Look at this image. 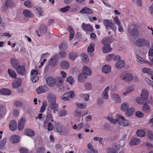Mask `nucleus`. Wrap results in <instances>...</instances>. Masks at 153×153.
Returning a JSON list of instances; mask_svg holds the SVG:
<instances>
[{
	"instance_id": "obj_1",
	"label": "nucleus",
	"mask_w": 153,
	"mask_h": 153,
	"mask_svg": "<svg viewBox=\"0 0 153 153\" xmlns=\"http://www.w3.org/2000/svg\"><path fill=\"white\" fill-rule=\"evenodd\" d=\"M135 43V45L137 47H139L146 46L147 48H149L150 46L149 41L144 39H139L137 40L136 41Z\"/></svg>"
},
{
	"instance_id": "obj_2",
	"label": "nucleus",
	"mask_w": 153,
	"mask_h": 153,
	"mask_svg": "<svg viewBox=\"0 0 153 153\" xmlns=\"http://www.w3.org/2000/svg\"><path fill=\"white\" fill-rule=\"evenodd\" d=\"M128 31L129 34L132 36H137L139 34L137 26L136 25H130L128 28Z\"/></svg>"
},
{
	"instance_id": "obj_3",
	"label": "nucleus",
	"mask_w": 153,
	"mask_h": 153,
	"mask_svg": "<svg viewBox=\"0 0 153 153\" xmlns=\"http://www.w3.org/2000/svg\"><path fill=\"white\" fill-rule=\"evenodd\" d=\"M120 79L123 80H124L127 82H131L133 79V76L131 74L129 73H122L120 76Z\"/></svg>"
},
{
	"instance_id": "obj_4",
	"label": "nucleus",
	"mask_w": 153,
	"mask_h": 153,
	"mask_svg": "<svg viewBox=\"0 0 153 153\" xmlns=\"http://www.w3.org/2000/svg\"><path fill=\"white\" fill-rule=\"evenodd\" d=\"M103 23L106 27H110L113 30L115 31L117 30L116 27L114 24L112 22V21L111 20L105 19L104 20Z\"/></svg>"
},
{
	"instance_id": "obj_5",
	"label": "nucleus",
	"mask_w": 153,
	"mask_h": 153,
	"mask_svg": "<svg viewBox=\"0 0 153 153\" xmlns=\"http://www.w3.org/2000/svg\"><path fill=\"white\" fill-rule=\"evenodd\" d=\"M114 147L108 148L106 149L107 153H118V151L120 149V146L117 144L114 143Z\"/></svg>"
},
{
	"instance_id": "obj_6",
	"label": "nucleus",
	"mask_w": 153,
	"mask_h": 153,
	"mask_svg": "<svg viewBox=\"0 0 153 153\" xmlns=\"http://www.w3.org/2000/svg\"><path fill=\"white\" fill-rule=\"evenodd\" d=\"M81 27L82 29L87 32H92L93 30V27L90 24H86L83 23L81 25Z\"/></svg>"
},
{
	"instance_id": "obj_7",
	"label": "nucleus",
	"mask_w": 153,
	"mask_h": 153,
	"mask_svg": "<svg viewBox=\"0 0 153 153\" xmlns=\"http://www.w3.org/2000/svg\"><path fill=\"white\" fill-rule=\"evenodd\" d=\"M74 96V91L68 92L64 94L62 98L64 100L67 101L69 100V98H72Z\"/></svg>"
},
{
	"instance_id": "obj_8",
	"label": "nucleus",
	"mask_w": 153,
	"mask_h": 153,
	"mask_svg": "<svg viewBox=\"0 0 153 153\" xmlns=\"http://www.w3.org/2000/svg\"><path fill=\"white\" fill-rule=\"evenodd\" d=\"M47 97L49 104L56 102V98L53 94L52 93L49 94L47 95Z\"/></svg>"
},
{
	"instance_id": "obj_9",
	"label": "nucleus",
	"mask_w": 153,
	"mask_h": 153,
	"mask_svg": "<svg viewBox=\"0 0 153 153\" xmlns=\"http://www.w3.org/2000/svg\"><path fill=\"white\" fill-rule=\"evenodd\" d=\"M16 70L17 73L21 75H24L26 72L25 68L22 65L18 66L16 68Z\"/></svg>"
},
{
	"instance_id": "obj_10",
	"label": "nucleus",
	"mask_w": 153,
	"mask_h": 153,
	"mask_svg": "<svg viewBox=\"0 0 153 153\" xmlns=\"http://www.w3.org/2000/svg\"><path fill=\"white\" fill-rule=\"evenodd\" d=\"M46 81L47 85L51 87L53 86L56 83L55 79L52 76H49L48 77Z\"/></svg>"
},
{
	"instance_id": "obj_11",
	"label": "nucleus",
	"mask_w": 153,
	"mask_h": 153,
	"mask_svg": "<svg viewBox=\"0 0 153 153\" xmlns=\"http://www.w3.org/2000/svg\"><path fill=\"white\" fill-rule=\"evenodd\" d=\"M21 83V80L20 78H17L15 79L13 82V87L14 88H17L20 86Z\"/></svg>"
},
{
	"instance_id": "obj_12",
	"label": "nucleus",
	"mask_w": 153,
	"mask_h": 153,
	"mask_svg": "<svg viewBox=\"0 0 153 153\" xmlns=\"http://www.w3.org/2000/svg\"><path fill=\"white\" fill-rule=\"evenodd\" d=\"M9 127L11 131H14L17 128L16 122L14 120L11 121L9 123Z\"/></svg>"
},
{
	"instance_id": "obj_13",
	"label": "nucleus",
	"mask_w": 153,
	"mask_h": 153,
	"mask_svg": "<svg viewBox=\"0 0 153 153\" xmlns=\"http://www.w3.org/2000/svg\"><path fill=\"white\" fill-rule=\"evenodd\" d=\"M58 63V60L56 58H52L49 61L48 65L53 67L56 65Z\"/></svg>"
},
{
	"instance_id": "obj_14",
	"label": "nucleus",
	"mask_w": 153,
	"mask_h": 153,
	"mask_svg": "<svg viewBox=\"0 0 153 153\" xmlns=\"http://www.w3.org/2000/svg\"><path fill=\"white\" fill-rule=\"evenodd\" d=\"M83 73L87 76H90L92 73V71L88 67L84 66L83 68Z\"/></svg>"
},
{
	"instance_id": "obj_15",
	"label": "nucleus",
	"mask_w": 153,
	"mask_h": 153,
	"mask_svg": "<svg viewBox=\"0 0 153 153\" xmlns=\"http://www.w3.org/2000/svg\"><path fill=\"white\" fill-rule=\"evenodd\" d=\"M102 50L104 53H108L112 50V48L110 47V44L104 45L102 48Z\"/></svg>"
},
{
	"instance_id": "obj_16",
	"label": "nucleus",
	"mask_w": 153,
	"mask_h": 153,
	"mask_svg": "<svg viewBox=\"0 0 153 153\" xmlns=\"http://www.w3.org/2000/svg\"><path fill=\"white\" fill-rule=\"evenodd\" d=\"M47 31V28L46 26L43 24H42L39 27L40 33L42 35L45 34Z\"/></svg>"
},
{
	"instance_id": "obj_17",
	"label": "nucleus",
	"mask_w": 153,
	"mask_h": 153,
	"mask_svg": "<svg viewBox=\"0 0 153 153\" xmlns=\"http://www.w3.org/2000/svg\"><path fill=\"white\" fill-rule=\"evenodd\" d=\"M140 142V139L137 138H134L131 140L129 143V145L131 146L136 145L139 144Z\"/></svg>"
},
{
	"instance_id": "obj_18",
	"label": "nucleus",
	"mask_w": 153,
	"mask_h": 153,
	"mask_svg": "<svg viewBox=\"0 0 153 153\" xmlns=\"http://www.w3.org/2000/svg\"><path fill=\"white\" fill-rule=\"evenodd\" d=\"M148 92L146 89H143L142 90L141 97L143 100H146L147 99L148 97Z\"/></svg>"
},
{
	"instance_id": "obj_19",
	"label": "nucleus",
	"mask_w": 153,
	"mask_h": 153,
	"mask_svg": "<svg viewBox=\"0 0 153 153\" xmlns=\"http://www.w3.org/2000/svg\"><path fill=\"white\" fill-rule=\"evenodd\" d=\"M79 13H81L90 14L92 13V11L91 10L87 7H85L82 8L80 11Z\"/></svg>"
},
{
	"instance_id": "obj_20",
	"label": "nucleus",
	"mask_w": 153,
	"mask_h": 153,
	"mask_svg": "<svg viewBox=\"0 0 153 153\" xmlns=\"http://www.w3.org/2000/svg\"><path fill=\"white\" fill-rule=\"evenodd\" d=\"M0 93L3 95H10L11 94V91L8 89L3 88L0 90Z\"/></svg>"
},
{
	"instance_id": "obj_21",
	"label": "nucleus",
	"mask_w": 153,
	"mask_h": 153,
	"mask_svg": "<svg viewBox=\"0 0 153 153\" xmlns=\"http://www.w3.org/2000/svg\"><path fill=\"white\" fill-rule=\"evenodd\" d=\"M19 140V137L17 135H13L10 138V140L13 143H17Z\"/></svg>"
},
{
	"instance_id": "obj_22",
	"label": "nucleus",
	"mask_w": 153,
	"mask_h": 153,
	"mask_svg": "<svg viewBox=\"0 0 153 153\" xmlns=\"http://www.w3.org/2000/svg\"><path fill=\"white\" fill-rule=\"evenodd\" d=\"M10 62L12 66L14 68H16L19 65V62L17 59H10Z\"/></svg>"
},
{
	"instance_id": "obj_23",
	"label": "nucleus",
	"mask_w": 153,
	"mask_h": 153,
	"mask_svg": "<svg viewBox=\"0 0 153 153\" xmlns=\"http://www.w3.org/2000/svg\"><path fill=\"white\" fill-rule=\"evenodd\" d=\"M51 109H52L53 111V112L55 113L56 111L58 110V105L56 103V102L54 103H52L49 104Z\"/></svg>"
},
{
	"instance_id": "obj_24",
	"label": "nucleus",
	"mask_w": 153,
	"mask_h": 153,
	"mask_svg": "<svg viewBox=\"0 0 153 153\" xmlns=\"http://www.w3.org/2000/svg\"><path fill=\"white\" fill-rule=\"evenodd\" d=\"M23 14L25 16L27 17L32 18L33 17V14L30 10H24L23 11Z\"/></svg>"
},
{
	"instance_id": "obj_25",
	"label": "nucleus",
	"mask_w": 153,
	"mask_h": 153,
	"mask_svg": "<svg viewBox=\"0 0 153 153\" xmlns=\"http://www.w3.org/2000/svg\"><path fill=\"white\" fill-rule=\"evenodd\" d=\"M112 98L116 103L121 102V99L119 96L116 93H114L112 95Z\"/></svg>"
},
{
	"instance_id": "obj_26",
	"label": "nucleus",
	"mask_w": 153,
	"mask_h": 153,
	"mask_svg": "<svg viewBox=\"0 0 153 153\" xmlns=\"http://www.w3.org/2000/svg\"><path fill=\"white\" fill-rule=\"evenodd\" d=\"M142 109L143 111L145 113L149 112L151 110L149 106L146 103L144 104L142 106Z\"/></svg>"
},
{
	"instance_id": "obj_27",
	"label": "nucleus",
	"mask_w": 153,
	"mask_h": 153,
	"mask_svg": "<svg viewBox=\"0 0 153 153\" xmlns=\"http://www.w3.org/2000/svg\"><path fill=\"white\" fill-rule=\"evenodd\" d=\"M46 88V86H41L37 88L36 91L38 94H40L45 91Z\"/></svg>"
},
{
	"instance_id": "obj_28",
	"label": "nucleus",
	"mask_w": 153,
	"mask_h": 153,
	"mask_svg": "<svg viewBox=\"0 0 153 153\" xmlns=\"http://www.w3.org/2000/svg\"><path fill=\"white\" fill-rule=\"evenodd\" d=\"M60 65L61 68L63 69H67L69 68V64L68 62L66 61L61 62Z\"/></svg>"
},
{
	"instance_id": "obj_29",
	"label": "nucleus",
	"mask_w": 153,
	"mask_h": 153,
	"mask_svg": "<svg viewBox=\"0 0 153 153\" xmlns=\"http://www.w3.org/2000/svg\"><path fill=\"white\" fill-rule=\"evenodd\" d=\"M25 133L26 135L30 137H33L35 134L34 132L30 129L25 130Z\"/></svg>"
},
{
	"instance_id": "obj_30",
	"label": "nucleus",
	"mask_w": 153,
	"mask_h": 153,
	"mask_svg": "<svg viewBox=\"0 0 153 153\" xmlns=\"http://www.w3.org/2000/svg\"><path fill=\"white\" fill-rule=\"evenodd\" d=\"M110 69L111 67L108 65L104 66L102 68V72L105 74L109 73L110 71Z\"/></svg>"
},
{
	"instance_id": "obj_31",
	"label": "nucleus",
	"mask_w": 153,
	"mask_h": 153,
	"mask_svg": "<svg viewBox=\"0 0 153 153\" xmlns=\"http://www.w3.org/2000/svg\"><path fill=\"white\" fill-rule=\"evenodd\" d=\"M125 65V62L123 60H120L118 61L116 64V66L117 68H123Z\"/></svg>"
},
{
	"instance_id": "obj_32",
	"label": "nucleus",
	"mask_w": 153,
	"mask_h": 153,
	"mask_svg": "<svg viewBox=\"0 0 153 153\" xmlns=\"http://www.w3.org/2000/svg\"><path fill=\"white\" fill-rule=\"evenodd\" d=\"M86 78L85 75L83 73L80 74L78 76V81L80 82H84V80Z\"/></svg>"
},
{
	"instance_id": "obj_33",
	"label": "nucleus",
	"mask_w": 153,
	"mask_h": 153,
	"mask_svg": "<svg viewBox=\"0 0 153 153\" xmlns=\"http://www.w3.org/2000/svg\"><path fill=\"white\" fill-rule=\"evenodd\" d=\"M136 134L140 137H144L146 135V133L145 131L141 129H139L137 131Z\"/></svg>"
},
{
	"instance_id": "obj_34",
	"label": "nucleus",
	"mask_w": 153,
	"mask_h": 153,
	"mask_svg": "<svg viewBox=\"0 0 153 153\" xmlns=\"http://www.w3.org/2000/svg\"><path fill=\"white\" fill-rule=\"evenodd\" d=\"M134 111L135 110L133 108H130L126 111V114L128 116H130L133 114Z\"/></svg>"
},
{
	"instance_id": "obj_35",
	"label": "nucleus",
	"mask_w": 153,
	"mask_h": 153,
	"mask_svg": "<svg viewBox=\"0 0 153 153\" xmlns=\"http://www.w3.org/2000/svg\"><path fill=\"white\" fill-rule=\"evenodd\" d=\"M142 72L144 73H147L148 74L152 75L153 72L151 69L144 68L142 69Z\"/></svg>"
},
{
	"instance_id": "obj_36",
	"label": "nucleus",
	"mask_w": 153,
	"mask_h": 153,
	"mask_svg": "<svg viewBox=\"0 0 153 153\" xmlns=\"http://www.w3.org/2000/svg\"><path fill=\"white\" fill-rule=\"evenodd\" d=\"M111 42V40L109 37L104 38L102 40V42L103 45H105L107 44H110Z\"/></svg>"
},
{
	"instance_id": "obj_37",
	"label": "nucleus",
	"mask_w": 153,
	"mask_h": 153,
	"mask_svg": "<svg viewBox=\"0 0 153 153\" xmlns=\"http://www.w3.org/2000/svg\"><path fill=\"white\" fill-rule=\"evenodd\" d=\"M76 105L78 108L81 109L85 108L86 106L85 103H82L79 102H77L76 103Z\"/></svg>"
},
{
	"instance_id": "obj_38",
	"label": "nucleus",
	"mask_w": 153,
	"mask_h": 153,
	"mask_svg": "<svg viewBox=\"0 0 153 153\" xmlns=\"http://www.w3.org/2000/svg\"><path fill=\"white\" fill-rule=\"evenodd\" d=\"M8 72L10 75V76L13 78H15L16 77V74L15 72L11 69L8 70Z\"/></svg>"
},
{
	"instance_id": "obj_39",
	"label": "nucleus",
	"mask_w": 153,
	"mask_h": 153,
	"mask_svg": "<svg viewBox=\"0 0 153 153\" xmlns=\"http://www.w3.org/2000/svg\"><path fill=\"white\" fill-rule=\"evenodd\" d=\"M128 107L127 103H124L122 104L120 109L122 111H125L128 108Z\"/></svg>"
},
{
	"instance_id": "obj_40",
	"label": "nucleus",
	"mask_w": 153,
	"mask_h": 153,
	"mask_svg": "<svg viewBox=\"0 0 153 153\" xmlns=\"http://www.w3.org/2000/svg\"><path fill=\"white\" fill-rule=\"evenodd\" d=\"M63 79L62 77L57 78V79L56 85L58 87L61 86L63 83Z\"/></svg>"
},
{
	"instance_id": "obj_41",
	"label": "nucleus",
	"mask_w": 153,
	"mask_h": 153,
	"mask_svg": "<svg viewBox=\"0 0 153 153\" xmlns=\"http://www.w3.org/2000/svg\"><path fill=\"white\" fill-rule=\"evenodd\" d=\"M94 43H91L88 48L87 51L88 52H93L94 51Z\"/></svg>"
},
{
	"instance_id": "obj_42",
	"label": "nucleus",
	"mask_w": 153,
	"mask_h": 153,
	"mask_svg": "<svg viewBox=\"0 0 153 153\" xmlns=\"http://www.w3.org/2000/svg\"><path fill=\"white\" fill-rule=\"evenodd\" d=\"M80 96L81 97L84 99L86 101L88 100L89 97V95L88 94L82 93L80 95Z\"/></svg>"
},
{
	"instance_id": "obj_43",
	"label": "nucleus",
	"mask_w": 153,
	"mask_h": 153,
	"mask_svg": "<svg viewBox=\"0 0 153 153\" xmlns=\"http://www.w3.org/2000/svg\"><path fill=\"white\" fill-rule=\"evenodd\" d=\"M81 56L82 58V60L85 62H87L89 60V58L87 55L84 53L81 54Z\"/></svg>"
},
{
	"instance_id": "obj_44",
	"label": "nucleus",
	"mask_w": 153,
	"mask_h": 153,
	"mask_svg": "<svg viewBox=\"0 0 153 153\" xmlns=\"http://www.w3.org/2000/svg\"><path fill=\"white\" fill-rule=\"evenodd\" d=\"M71 8L69 6H66L65 7L59 9V11L62 13L66 12L68 11Z\"/></svg>"
},
{
	"instance_id": "obj_45",
	"label": "nucleus",
	"mask_w": 153,
	"mask_h": 153,
	"mask_svg": "<svg viewBox=\"0 0 153 153\" xmlns=\"http://www.w3.org/2000/svg\"><path fill=\"white\" fill-rule=\"evenodd\" d=\"M84 88L87 90H90L92 88L91 84L89 82L85 83L84 85Z\"/></svg>"
},
{
	"instance_id": "obj_46",
	"label": "nucleus",
	"mask_w": 153,
	"mask_h": 153,
	"mask_svg": "<svg viewBox=\"0 0 153 153\" xmlns=\"http://www.w3.org/2000/svg\"><path fill=\"white\" fill-rule=\"evenodd\" d=\"M76 56V54L74 52L71 53L69 55V58L72 60H74Z\"/></svg>"
},
{
	"instance_id": "obj_47",
	"label": "nucleus",
	"mask_w": 153,
	"mask_h": 153,
	"mask_svg": "<svg viewBox=\"0 0 153 153\" xmlns=\"http://www.w3.org/2000/svg\"><path fill=\"white\" fill-rule=\"evenodd\" d=\"M67 111L65 109H63L61 110L58 113L60 117H62L65 116L67 114Z\"/></svg>"
},
{
	"instance_id": "obj_48",
	"label": "nucleus",
	"mask_w": 153,
	"mask_h": 153,
	"mask_svg": "<svg viewBox=\"0 0 153 153\" xmlns=\"http://www.w3.org/2000/svg\"><path fill=\"white\" fill-rule=\"evenodd\" d=\"M44 149L43 147L41 146L37 148L36 153H44Z\"/></svg>"
},
{
	"instance_id": "obj_49",
	"label": "nucleus",
	"mask_w": 153,
	"mask_h": 153,
	"mask_svg": "<svg viewBox=\"0 0 153 153\" xmlns=\"http://www.w3.org/2000/svg\"><path fill=\"white\" fill-rule=\"evenodd\" d=\"M67 81L70 85L73 84L74 82V80L71 76L68 77L66 79Z\"/></svg>"
},
{
	"instance_id": "obj_50",
	"label": "nucleus",
	"mask_w": 153,
	"mask_h": 153,
	"mask_svg": "<svg viewBox=\"0 0 153 153\" xmlns=\"http://www.w3.org/2000/svg\"><path fill=\"white\" fill-rule=\"evenodd\" d=\"M6 142V138H4L2 140L0 141V148L3 147L5 144Z\"/></svg>"
},
{
	"instance_id": "obj_51",
	"label": "nucleus",
	"mask_w": 153,
	"mask_h": 153,
	"mask_svg": "<svg viewBox=\"0 0 153 153\" xmlns=\"http://www.w3.org/2000/svg\"><path fill=\"white\" fill-rule=\"evenodd\" d=\"M147 135L151 141H153V134L150 131H148L147 133Z\"/></svg>"
},
{
	"instance_id": "obj_52",
	"label": "nucleus",
	"mask_w": 153,
	"mask_h": 153,
	"mask_svg": "<svg viewBox=\"0 0 153 153\" xmlns=\"http://www.w3.org/2000/svg\"><path fill=\"white\" fill-rule=\"evenodd\" d=\"M59 54L60 57L62 58H65L67 55L65 51H60Z\"/></svg>"
},
{
	"instance_id": "obj_53",
	"label": "nucleus",
	"mask_w": 153,
	"mask_h": 153,
	"mask_svg": "<svg viewBox=\"0 0 153 153\" xmlns=\"http://www.w3.org/2000/svg\"><path fill=\"white\" fill-rule=\"evenodd\" d=\"M47 118L48 119H51L52 118L51 111V110H49L48 109L47 112Z\"/></svg>"
},
{
	"instance_id": "obj_54",
	"label": "nucleus",
	"mask_w": 153,
	"mask_h": 153,
	"mask_svg": "<svg viewBox=\"0 0 153 153\" xmlns=\"http://www.w3.org/2000/svg\"><path fill=\"white\" fill-rule=\"evenodd\" d=\"M114 56V54H111L108 55L106 57V60L108 61H110L112 59Z\"/></svg>"
},
{
	"instance_id": "obj_55",
	"label": "nucleus",
	"mask_w": 153,
	"mask_h": 153,
	"mask_svg": "<svg viewBox=\"0 0 153 153\" xmlns=\"http://www.w3.org/2000/svg\"><path fill=\"white\" fill-rule=\"evenodd\" d=\"M136 57L137 60V62L139 63H141L142 62H143V61L144 59L142 57H140L138 55L136 54Z\"/></svg>"
},
{
	"instance_id": "obj_56",
	"label": "nucleus",
	"mask_w": 153,
	"mask_h": 153,
	"mask_svg": "<svg viewBox=\"0 0 153 153\" xmlns=\"http://www.w3.org/2000/svg\"><path fill=\"white\" fill-rule=\"evenodd\" d=\"M14 105L18 107H19L22 105V103L19 101H17L14 102Z\"/></svg>"
},
{
	"instance_id": "obj_57",
	"label": "nucleus",
	"mask_w": 153,
	"mask_h": 153,
	"mask_svg": "<svg viewBox=\"0 0 153 153\" xmlns=\"http://www.w3.org/2000/svg\"><path fill=\"white\" fill-rule=\"evenodd\" d=\"M114 22L117 25H119L120 23L119 22V19L117 17H115L113 19Z\"/></svg>"
},
{
	"instance_id": "obj_58",
	"label": "nucleus",
	"mask_w": 153,
	"mask_h": 153,
	"mask_svg": "<svg viewBox=\"0 0 153 153\" xmlns=\"http://www.w3.org/2000/svg\"><path fill=\"white\" fill-rule=\"evenodd\" d=\"M33 76L32 77V81L33 82L35 83L38 80L39 78L36 75Z\"/></svg>"
},
{
	"instance_id": "obj_59",
	"label": "nucleus",
	"mask_w": 153,
	"mask_h": 153,
	"mask_svg": "<svg viewBox=\"0 0 153 153\" xmlns=\"http://www.w3.org/2000/svg\"><path fill=\"white\" fill-rule=\"evenodd\" d=\"M24 5L27 7H30L32 6V4L29 1H25L24 3Z\"/></svg>"
},
{
	"instance_id": "obj_60",
	"label": "nucleus",
	"mask_w": 153,
	"mask_h": 153,
	"mask_svg": "<svg viewBox=\"0 0 153 153\" xmlns=\"http://www.w3.org/2000/svg\"><path fill=\"white\" fill-rule=\"evenodd\" d=\"M36 10L38 12V14L40 16L42 15V11H41V8L39 7H36Z\"/></svg>"
},
{
	"instance_id": "obj_61",
	"label": "nucleus",
	"mask_w": 153,
	"mask_h": 153,
	"mask_svg": "<svg viewBox=\"0 0 153 153\" xmlns=\"http://www.w3.org/2000/svg\"><path fill=\"white\" fill-rule=\"evenodd\" d=\"M57 130L58 131V132L60 133V134H62V135H65L66 133H68L69 132V131H67L66 133H65L64 132H63L62 130V129L61 128H57Z\"/></svg>"
},
{
	"instance_id": "obj_62",
	"label": "nucleus",
	"mask_w": 153,
	"mask_h": 153,
	"mask_svg": "<svg viewBox=\"0 0 153 153\" xmlns=\"http://www.w3.org/2000/svg\"><path fill=\"white\" fill-rule=\"evenodd\" d=\"M27 149L24 147L21 148L19 150L20 153H27Z\"/></svg>"
},
{
	"instance_id": "obj_63",
	"label": "nucleus",
	"mask_w": 153,
	"mask_h": 153,
	"mask_svg": "<svg viewBox=\"0 0 153 153\" xmlns=\"http://www.w3.org/2000/svg\"><path fill=\"white\" fill-rule=\"evenodd\" d=\"M135 115L137 117L140 118L143 116L144 114L141 112L137 111L136 112Z\"/></svg>"
},
{
	"instance_id": "obj_64",
	"label": "nucleus",
	"mask_w": 153,
	"mask_h": 153,
	"mask_svg": "<svg viewBox=\"0 0 153 153\" xmlns=\"http://www.w3.org/2000/svg\"><path fill=\"white\" fill-rule=\"evenodd\" d=\"M67 44L61 43L59 46V48L60 49H65L67 47Z\"/></svg>"
}]
</instances>
